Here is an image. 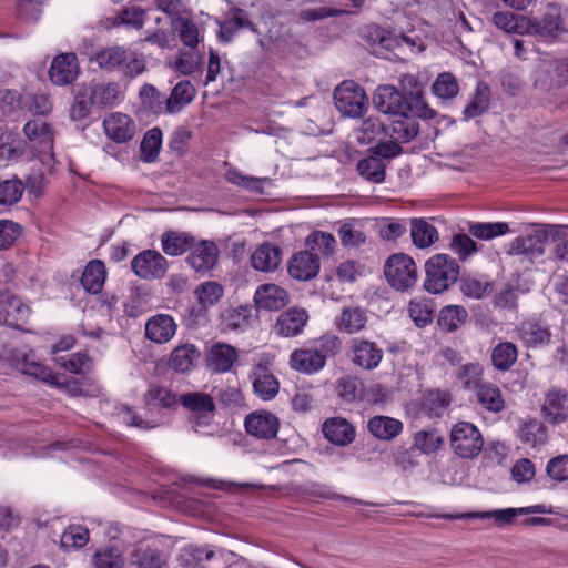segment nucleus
<instances>
[{
	"label": "nucleus",
	"mask_w": 568,
	"mask_h": 568,
	"mask_svg": "<svg viewBox=\"0 0 568 568\" xmlns=\"http://www.w3.org/2000/svg\"><path fill=\"white\" fill-rule=\"evenodd\" d=\"M388 134V128L378 118L369 116L363 121L358 130V141L366 144Z\"/></svg>",
	"instance_id": "obj_54"
},
{
	"label": "nucleus",
	"mask_w": 568,
	"mask_h": 568,
	"mask_svg": "<svg viewBox=\"0 0 568 568\" xmlns=\"http://www.w3.org/2000/svg\"><path fill=\"white\" fill-rule=\"evenodd\" d=\"M130 561L139 568H161L163 565L159 550L149 547L136 549Z\"/></svg>",
	"instance_id": "obj_64"
},
{
	"label": "nucleus",
	"mask_w": 568,
	"mask_h": 568,
	"mask_svg": "<svg viewBox=\"0 0 568 568\" xmlns=\"http://www.w3.org/2000/svg\"><path fill=\"white\" fill-rule=\"evenodd\" d=\"M254 303L257 310L278 311L290 303V295L283 286H258Z\"/></svg>",
	"instance_id": "obj_22"
},
{
	"label": "nucleus",
	"mask_w": 568,
	"mask_h": 568,
	"mask_svg": "<svg viewBox=\"0 0 568 568\" xmlns=\"http://www.w3.org/2000/svg\"><path fill=\"white\" fill-rule=\"evenodd\" d=\"M386 165L382 159L372 154L357 163L358 173L367 181L382 183L385 180Z\"/></svg>",
	"instance_id": "obj_47"
},
{
	"label": "nucleus",
	"mask_w": 568,
	"mask_h": 568,
	"mask_svg": "<svg viewBox=\"0 0 568 568\" xmlns=\"http://www.w3.org/2000/svg\"><path fill=\"white\" fill-rule=\"evenodd\" d=\"M529 33L544 38H556L566 32L565 23L557 8L549 7L540 19H530Z\"/></svg>",
	"instance_id": "obj_18"
},
{
	"label": "nucleus",
	"mask_w": 568,
	"mask_h": 568,
	"mask_svg": "<svg viewBox=\"0 0 568 568\" xmlns=\"http://www.w3.org/2000/svg\"><path fill=\"white\" fill-rule=\"evenodd\" d=\"M489 87L484 82H479L476 87L475 93L470 102L464 109V120L468 121L485 113L489 108Z\"/></svg>",
	"instance_id": "obj_40"
},
{
	"label": "nucleus",
	"mask_w": 568,
	"mask_h": 568,
	"mask_svg": "<svg viewBox=\"0 0 568 568\" xmlns=\"http://www.w3.org/2000/svg\"><path fill=\"white\" fill-rule=\"evenodd\" d=\"M195 239L186 233L166 232L161 237L162 250L170 256L182 255L191 250Z\"/></svg>",
	"instance_id": "obj_39"
},
{
	"label": "nucleus",
	"mask_w": 568,
	"mask_h": 568,
	"mask_svg": "<svg viewBox=\"0 0 568 568\" xmlns=\"http://www.w3.org/2000/svg\"><path fill=\"white\" fill-rule=\"evenodd\" d=\"M491 22L506 33L511 34H528L530 26V18L526 16H517L509 11H497L491 17Z\"/></svg>",
	"instance_id": "obj_27"
},
{
	"label": "nucleus",
	"mask_w": 568,
	"mask_h": 568,
	"mask_svg": "<svg viewBox=\"0 0 568 568\" xmlns=\"http://www.w3.org/2000/svg\"><path fill=\"white\" fill-rule=\"evenodd\" d=\"M89 541V530L82 526H69L60 538L61 547L64 549L81 548Z\"/></svg>",
	"instance_id": "obj_63"
},
{
	"label": "nucleus",
	"mask_w": 568,
	"mask_h": 568,
	"mask_svg": "<svg viewBox=\"0 0 568 568\" xmlns=\"http://www.w3.org/2000/svg\"><path fill=\"white\" fill-rule=\"evenodd\" d=\"M132 271L142 280H160L169 268L165 257L155 250L140 252L131 262Z\"/></svg>",
	"instance_id": "obj_8"
},
{
	"label": "nucleus",
	"mask_w": 568,
	"mask_h": 568,
	"mask_svg": "<svg viewBox=\"0 0 568 568\" xmlns=\"http://www.w3.org/2000/svg\"><path fill=\"white\" fill-rule=\"evenodd\" d=\"M551 232V225L537 226L531 232L513 240L508 244L507 253L510 255H527L530 258L540 256L545 253Z\"/></svg>",
	"instance_id": "obj_5"
},
{
	"label": "nucleus",
	"mask_w": 568,
	"mask_h": 568,
	"mask_svg": "<svg viewBox=\"0 0 568 568\" xmlns=\"http://www.w3.org/2000/svg\"><path fill=\"white\" fill-rule=\"evenodd\" d=\"M282 261L280 247L270 243L261 244L251 255V264L256 271H275Z\"/></svg>",
	"instance_id": "obj_26"
},
{
	"label": "nucleus",
	"mask_w": 568,
	"mask_h": 568,
	"mask_svg": "<svg viewBox=\"0 0 568 568\" xmlns=\"http://www.w3.org/2000/svg\"><path fill=\"white\" fill-rule=\"evenodd\" d=\"M236 359L237 352L233 346L217 343L209 352L207 366L214 372L225 373L231 369Z\"/></svg>",
	"instance_id": "obj_29"
},
{
	"label": "nucleus",
	"mask_w": 568,
	"mask_h": 568,
	"mask_svg": "<svg viewBox=\"0 0 568 568\" xmlns=\"http://www.w3.org/2000/svg\"><path fill=\"white\" fill-rule=\"evenodd\" d=\"M23 133L38 155H52L53 132L42 120H31L26 123Z\"/></svg>",
	"instance_id": "obj_9"
},
{
	"label": "nucleus",
	"mask_w": 568,
	"mask_h": 568,
	"mask_svg": "<svg viewBox=\"0 0 568 568\" xmlns=\"http://www.w3.org/2000/svg\"><path fill=\"white\" fill-rule=\"evenodd\" d=\"M410 236L415 246L427 248L438 240V232L426 220L413 219L410 221Z\"/></svg>",
	"instance_id": "obj_35"
},
{
	"label": "nucleus",
	"mask_w": 568,
	"mask_h": 568,
	"mask_svg": "<svg viewBox=\"0 0 568 568\" xmlns=\"http://www.w3.org/2000/svg\"><path fill=\"white\" fill-rule=\"evenodd\" d=\"M242 28H248L253 33H258V29L248 20L244 10L235 9L232 17L220 24L219 38L223 42H230Z\"/></svg>",
	"instance_id": "obj_33"
},
{
	"label": "nucleus",
	"mask_w": 568,
	"mask_h": 568,
	"mask_svg": "<svg viewBox=\"0 0 568 568\" xmlns=\"http://www.w3.org/2000/svg\"><path fill=\"white\" fill-rule=\"evenodd\" d=\"M369 270L356 261H344L336 267V277L339 282H356L366 277Z\"/></svg>",
	"instance_id": "obj_59"
},
{
	"label": "nucleus",
	"mask_w": 568,
	"mask_h": 568,
	"mask_svg": "<svg viewBox=\"0 0 568 568\" xmlns=\"http://www.w3.org/2000/svg\"><path fill=\"white\" fill-rule=\"evenodd\" d=\"M195 88L187 80L180 81L172 90L166 110L170 113L179 112L184 105L191 103L195 97Z\"/></svg>",
	"instance_id": "obj_41"
},
{
	"label": "nucleus",
	"mask_w": 568,
	"mask_h": 568,
	"mask_svg": "<svg viewBox=\"0 0 568 568\" xmlns=\"http://www.w3.org/2000/svg\"><path fill=\"white\" fill-rule=\"evenodd\" d=\"M176 324L170 315L158 314L145 324V336L150 341L162 344L169 342L175 334Z\"/></svg>",
	"instance_id": "obj_24"
},
{
	"label": "nucleus",
	"mask_w": 568,
	"mask_h": 568,
	"mask_svg": "<svg viewBox=\"0 0 568 568\" xmlns=\"http://www.w3.org/2000/svg\"><path fill=\"white\" fill-rule=\"evenodd\" d=\"M337 242L333 234L313 231L305 239V250L318 257H329L335 253Z\"/></svg>",
	"instance_id": "obj_32"
},
{
	"label": "nucleus",
	"mask_w": 568,
	"mask_h": 568,
	"mask_svg": "<svg viewBox=\"0 0 568 568\" xmlns=\"http://www.w3.org/2000/svg\"><path fill=\"white\" fill-rule=\"evenodd\" d=\"M222 325L225 331H245L255 322L252 306L240 305L222 313Z\"/></svg>",
	"instance_id": "obj_25"
},
{
	"label": "nucleus",
	"mask_w": 568,
	"mask_h": 568,
	"mask_svg": "<svg viewBox=\"0 0 568 568\" xmlns=\"http://www.w3.org/2000/svg\"><path fill=\"white\" fill-rule=\"evenodd\" d=\"M29 312V307L20 298L11 296L6 288L0 290V323L12 325L24 321Z\"/></svg>",
	"instance_id": "obj_23"
},
{
	"label": "nucleus",
	"mask_w": 568,
	"mask_h": 568,
	"mask_svg": "<svg viewBox=\"0 0 568 568\" xmlns=\"http://www.w3.org/2000/svg\"><path fill=\"white\" fill-rule=\"evenodd\" d=\"M351 354L355 365L368 371L376 368L383 358V351L375 343L362 338L352 341Z\"/></svg>",
	"instance_id": "obj_16"
},
{
	"label": "nucleus",
	"mask_w": 568,
	"mask_h": 568,
	"mask_svg": "<svg viewBox=\"0 0 568 568\" xmlns=\"http://www.w3.org/2000/svg\"><path fill=\"white\" fill-rule=\"evenodd\" d=\"M518 434L520 440L530 447H536L547 440L546 428L540 422L535 419L525 422Z\"/></svg>",
	"instance_id": "obj_50"
},
{
	"label": "nucleus",
	"mask_w": 568,
	"mask_h": 568,
	"mask_svg": "<svg viewBox=\"0 0 568 568\" xmlns=\"http://www.w3.org/2000/svg\"><path fill=\"white\" fill-rule=\"evenodd\" d=\"M199 357L200 352L194 345L183 344L172 351L169 365L174 371L184 373L193 367Z\"/></svg>",
	"instance_id": "obj_37"
},
{
	"label": "nucleus",
	"mask_w": 568,
	"mask_h": 568,
	"mask_svg": "<svg viewBox=\"0 0 568 568\" xmlns=\"http://www.w3.org/2000/svg\"><path fill=\"white\" fill-rule=\"evenodd\" d=\"M429 120L436 115V112L424 100L422 92H412V97L405 98L404 114Z\"/></svg>",
	"instance_id": "obj_53"
},
{
	"label": "nucleus",
	"mask_w": 568,
	"mask_h": 568,
	"mask_svg": "<svg viewBox=\"0 0 568 568\" xmlns=\"http://www.w3.org/2000/svg\"><path fill=\"white\" fill-rule=\"evenodd\" d=\"M219 250L214 242H194L186 258L187 264L201 274L207 273L217 262Z\"/></svg>",
	"instance_id": "obj_12"
},
{
	"label": "nucleus",
	"mask_w": 568,
	"mask_h": 568,
	"mask_svg": "<svg viewBox=\"0 0 568 568\" xmlns=\"http://www.w3.org/2000/svg\"><path fill=\"white\" fill-rule=\"evenodd\" d=\"M542 513L540 506H531L525 508H507L493 511H481L468 514L467 517L473 518H493L498 526H505L513 523L518 515Z\"/></svg>",
	"instance_id": "obj_38"
},
{
	"label": "nucleus",
	"mask_w": 568,
	"mask_h": 568,
	"mask_svg": "<svg viewBox=\"0 0 568 568\" xmlns=\"http://www.w3.org/2000/svg\"><path fill=\"white\" fill-rule=\"evenodd\" d=\"M290 365L293 369L303 373H314L325 366L323 356L313 347L295 349L291 354Z\"/></svg>",
	"instance_id": "obj_28"
},
{
	"label": "nucleus",
	"mask_w": 568,
	"mask_h": 568,
	"mask_svg": "<svg viewBox=\"0 0 568 568\" xmlns=\"http://www.w3.org/2000/svg\"><path fill=\"white\" fill-rule=\"evenodd\" d=\"M24 184L17 176L0 181V205H13L23 194Z\"/></svg>",
	"instance_id": "obj_57"
},
{
	"label": "nucleus",
	"mask_w": 568,
	"mask_h": 568,
	"mask_svg": "<svg viewBox=\"0 0 568 568\" xmlns=\"http://www.w3.org/2000/svg\"><path fill=\"white\" fill-rule=\"evenodd\" d=\"M484 440L479 429L467 422L457 423L450 432V446L460 458L473 459L483 449Z\"/></svg>",
	"instance_id": "obj_3"
},
{
	"label": "nucleus",
	"mask_w": 568,
	"mask_h": 568,
	"mask_svg": "<svg viewBox=\"0 0 568 568\" xmlns=\"http://www.w3.org/2000/svg\"><path fill=\"white\" fill-rule=\"evenodd\" d=\"M468 232L479 240L489 241L509 232L506 222H474L469 224Z\"/></svg>",
	"instance_id": "obj_48"
},
{
	"label": "nucleus",
	"mask_w": 568,
	"mask_h": 568,
	"mask_svg": "<svg viewBox=\"0 0 568 568\" xmlns=\"http://www.w3.org/2000/svg\"><path fill=\"white\" fill-rule=\"evenodd\" d=\"M373 104L382 113L403 115L405 98L394 85H378L373 94Z\"/></svg>",
	"instance_id": "obj_14"
},
{
	"label": "nucleus",
	"mask_w": 568,
	"mask_h": 568,
	"mask_svg": "<svg viewBox=\"0 0 568 568\" xmlns=\"http://www.w3.org/2000/svg\"><path fill=\"white\" fill-rule=\"evenodd\" d=\"M384 276L388 284H415L417 265L407 254L395 253L385 261Z\"/></svg>",
	"instance_id": "obj_7"
},
{
	"label": "nucleus",
	"mask_w": 568,
	"mask_h": 568,
	"mask_svg": "<svg viewBox=\"0 0 568 568\" xmlns=\"http://www.w3.org/2000/svg\"><path fill=\"white\" fill-rule=\"evenodd\" d=\"M449 404V394L439 389L427 390L422 399V408L430 418L440 417Z\"/></svg>",
	"instance_id": "obj_42"
},
{
	"label": "nucleus",
	"mask_w": 568,
	"mask_h": 568,
	"mask_svg": "<svg viewBox=\"0 0 568 568\" xmlns=\"http://www.w3.org/2000/svg\"><path fill=\"white\" fill-rule=\"evenodd\" d=\"M518 356L516 346L510 342L499 343L491 354L493 365L499 371L509 369Z\"/></svg>",
	"instance_id": "obj_51"
},
{
	"label": "nucleus",
	"mask_w": 568,
	"mask_h": 568,
	"mask_svg": "<svg viewBox=\"0 0 568 568\" xmlns=\"http://www.w3.org/2000/svg\"><path fill=\"white\" fill-rule=\"evenodd\" d=\"M93 60L105 71L120 70L124 75L134 78L145 70V61L135 52L122 47H110L95 53Z\"/></svg>",
	"instance_id": "obj_1"
},
{
	"label": "nucleus",
	"mask_w": 568,
	"mask_h": 568,
	"mask_svg": "<svg viewBox=\"0 0 568 568\" xmlns=\"http://www.w3.org/2000/svg\"><path fill=\"white\" fill-rule=\"evenodd\" d=\"M179 402L191 413L190 422L195 432L207 427L215 416V403L206 393L190 392L182 394Z\"/></svg>",
	"instance_id": "obj_4"
},
{
	"label": "nucleus",
	"mask_w": 568,
	"mask_h": 568,
	"mask_svg": "<svg viewBox=\"0 0 568 568\" xmlns=\"http://www.w3.org/2000/svg\"><path fill=\"white\" fill-rule=\"evenodd\" d=\"M324 436L339 446L348 445L353 442L355 433L353 426L344 418H331L323 425Z\"/></svg>",
	"instance_id": "obj_31"
},
{
	"label": "nucleus",
	"mask_w": 568,
	"mask_h": 568,
	"mask_svg": "<svg viewBox=\"0 0 568 568\" xmlns=\"http://www.w3.org/2000/svg\"><path fill=\"white\" fill-rule=\"evenodd\" d=\"M92 104H94V102L90 92V88L84 85L81 87L78 90L70 109L71 119L78 121L88 116Z\"/></svg>",
	"instance_id": "obj_61"
},
{
	"label": "nucleus",
	"mask_w": 568,
	"mask_h": 568,
	"mask_svg": "<svg viewBox=\"0 0 568 568\" xmlns=\"http://www.w3.org/2000/svg\"><path fill=\"white\" fill-rule=\"evenodd\" d=\"M468 318L467 311L459 305H448L442 308L438 316V325L445 332L458 329Z\"/></svg>",
	"instance_id": "obj_43"
},
{
	"label": "nucleus",
	"mask_w": 568,
	"mask_h": 568,
	"mask_svg": "<svg viewBox=\"0 0 568 568\" xmlns=\"http://www.w3.org/2000/svg\"><path fill=\"white\" fill-rule=\"evenodd\" d=\"M171 28L185 47L196 49L200 42V30L193 20L176 17L172 20Z\"/></svg>",
	"instance_id": "obj_36"
},
{
	"label": "nucleus",
	"mask_w": 568,
	"mask_h": 568,
	"mask_svg": "<svg viewBox=\"0 0 568 568\" xmlns=\"http://www.w3.org/2000/svg\"><path fill=\"white\" fill-rule=\"evenodd\" d=\"M443 443V436L435 429L420 430L414 436V446L423 454L435 453Z\"/></svg>",
	"instance_id": "obj_58"
},
{
	"label": "nucleus",
	"mask_w": 568,
	"mask_h": 568,
	"mask_svg": "<svg viewBox=\"0 0 568 568\" xmlns=\"http://www.w3.org/2000/svg\"><path fill=\"white\" fill-rule=\"evenodd\" d=\"M320 270V257L306 250L295 253L287 263L288 274L295 281H311L318 274Z\"/></svg>",
	"instance_id": "obj_10"
},
{
	"label": "nucleus",
	"mask_w": 568,
	"mask_h": 568,
	"mask_svg": "<svg viewBox=\"0 0 568 568\" xmlns=\"http://www.w3.org/2000/svg\"><path fill=\"white\" fill-rule=\"evenodd\" d=\"M367 316L359 307L344 308L337 320V327L347 334H355L365 328Z\"/></svg>",
	"instance_id": "obj_44"
},
{
	"label": "nucleus",
	"mask_w": 568,
	"mask_h": 568,
	"mask_svg": "<svg viewBox=\"0 0 568 568\" xmlns=\"http://www.w3.org/2000/svg\"><path fill=\"white\" fill-rule=\"evenodd\" d=\"M541 416L549 424H560L568 419V393L552 388L545 395Z\"/></svg>",
	"instance_id": "obj_11"
},
{
	"label": "nucleus",
	"mask_w": 568,
	"mask_h": 568,
	"mask_svg": "<svg viewBox=\"0 0 568 568\" xmlns=\"http://www.w3.org/2000/svg\"><path fill=\"white\" fill-rule=\"evenodd\" d=\"M397 116L399 119L392 124V135L399 142H410L419 132L418 122L408 114Z\"/></svg>",
	"instance_id": "obj_49"
},
{
	"label": "nucleus",
	"mask_w": 568,
	"mask_h": 568,
	"mask_svg": "<svg viewBox=\"0 0 568 568\" xmlns=\"http://www.w3.org/2000/svg\"><path fill=\"white\" fill-rule=\"evenodd\" d=\"M334 103L344 116L357 119L364 115L368 108L365 90L354 81H343L334 90Z\"/></svg>",
	"instance_id": "obj_2"
},
{
	"label": "nucleus",
	"mask_w": 568,
	"mask_h": 568,
	"mask_svg": "<svg viewBox=\"0 0 568 568\" xmlns=\"http://www.w3.org/2000/svg\"><path fill=\"white\" fill-rule=\"evenodd\" d=\"M307 321L308 314L305 310L291 307L278 316L274 331L280 336L294 337L303 332Z\"/></svg>",
	"instance_id": "obj_19"
},
{
	"label": "nucleus",
	"mask_w": 568,
	"mask_h": 568,
	"mask_svg": "<svg viewBox=\"0 0 568 568\" xmlns=\"http://www.w3.org/2000/svg\"><path fill=\"white\" fill-rule=\"evenodd\" d=\"M536 82L542 88L560 87L568 82V58L542 62Z\"/></svg>",
	"instance_id": "obj_15"
},
{
	"label": "nucleus",
	"mask_w": 568,
	"mask_h": 568,
	"mask_svg": "<svg viewBox=\"0 0 568 568\" xmlns=\"http://www.w3.org/2000/svg\"><path fill=\"white\" fill-rule=\"evenodd\" d=\"M251 379L254 394L261 399L271 400L277 395L280 382L262 363L254 366Z\"/></svg>",
	"instance_id": "obj_20"
},
{
	"label": "nucleus",
	"mask_w": 568,
	"mask_h": 568,
	"mask_svg": "<svg viewBox=\"0 0 568 568\" xmlns=\"http://www.w3.org/2000/svg\"><path fill=\"white\" fill-rule=\"evenodd\" d=\"M162 143V132L154 128L149 130L141 142V159L144 162H153L159 155Z\"/></svg>",
	"instance_id": "obj_56"
},
{
	"label": "nucleus",
	"mask_w": 568,
	"mask_h": 568,
	"mask_svg": "<svg viewBox=\"0 0 568 568\" xmlns=\"http://www.w3.org/2000/svg\"><path fill=\"white\" fill-rule=\"evenodd\" d=\"M225 179L232 184L255 192L257 194H262L264 192L263 184L270 182L268 178L243 175L236 170H227L225 173Z\"/></svg>",
	"instance_id": "obj_55"
},
{
	"label": "nucleus",
	"mask_w": 568,
	"mask_h": 568,
	"mask_svg": "<svg viewBox=\"0 0 568 568\" xmlns=\"http://www.w3.org/2000/svg\"><path fill=\"white\" fill-rule=\"evenodd\" d=\"M202 57L195 49L189 51H179L178 57L171 63L172 68L183 75H190L196 72L201 65Z\"/></svg>",
	"instance_id": "obj_52"
},
{
	"label": "nucleus",
	"mask_w": 568,
	"mask_h": 568,
	"mask_svg": "<svg viewBox=\"0 0 568 568\" xmlns=\"http://www.w3.org/2000/svg\"><path fill=\"white\" fill-rule=\"evenodd\" d=\"M244 425L250 435L271 439L277 435L280 420L267 410H256L246 416Z\"/></svg>",
	"instance_id": "obj_13"
},
{
	"label": "nucleus",
	"mask_w": 568,
	"mask_h": 568,
	"mask_svg": "<svg viewBox=\"0 0 568 568\" xmlns=\"http://www.w3.org/2000/svg\"><path fill=\"white\" fill-rule=\"evenodd\" d=\"M432 90L436 97L443 100H450L457 95L459 85L456 78L449 73H440L435 80Z\"/></svg>",
	"instance_id": "obj_60"
},
{
	"label": "nucleus",
	"mask_w": 568,
	"mask_h": 568,
	"mask_svg": "<svg viewBox=\"0 0 568 568\" xmlns=\"http://www.w3.org/2000/svg\"><path fill=\"white\" fill-rule=\"evenodd\" d=\"M106 135L118 143L130 141L136 132V126L130 116L123 113H112L103 121Z\"/></svg>",
	"instance_id": "obj_21"
},
{
	"label": "nucleus",
	"mask_w": 568,
	"mask_h": 568,
	"mask_svg": "<svg viewBox=\"0 0 568 568\" xmlns=\"http://www.w3.org/2000/svg\"><path fill=\"white\" fill-rule=\"evenodd\" d=\"M449 248L459 261L465 262L478 251V245L469 235L459 233L452 237Z\"/></svg>",
	"instance_id": "obj_62"
},
{
	"label": "nucleus",
	"mask_w": 568,
	"mask_h": 568,
	"mask_svg": "<svg viewBox=\"0 0 568 568\" xmlns=\"http://www.w3.org/2000/svg\"><path fill=\"white\" fill-rule=\"evenodd\" d=\"M518 332L523 342L528 346L546 344L550 339L549 329L537 322L521 323Z\"/></svg>",
	"instance_id": "obj_46"
},
{
	"label": "nucleus",
	"mask_w": 568,
	"mask_h": 568,
	"mask_svg": "<svg viewBox=\"0 0 568 568\" xmlns=\"http://www.w3.org/2000/svg\"><path fill=\"white\" fill-rule=\"evenodd\" d=\"M94 104L112 106L121 99V88L116 82L99 83L89 87Z\"/></svg>",
	"instance_id": "obj_45"
},
{
	"label": "nucleus",
	"mask_w": 568,
	"mask_h": 568,
	"mask_svg": "<svg viewBox=\"0 0 568 568\" xmlns=\"http://www.w3.org/2000/svg\"><path fill=\"white\" fill-rule=\"evenodd\" d=\"M79 73L78 59L74 53L57 55L49 69V78L57 85H65L75 80Z\"/></svg>",
	"instance_id": "obj_17"
},
{
	"label": "nucleus",
	"mask_w": 568,
	"mask_h": 568,
	"mask_svg": "<svg viewBox=\"0 0 568 568\" xmlns=\"http://www.w3.org/2000/svg\"><path fill=\"white\" fill-rule=\"evenodd\" d=\"M478 403L487 410L499 413L505 408V399L501 390L493 383L485 382L475 390Z\"/></svg>",
	"instance_id": "obj_34"
},
{
	"label": "nucleus",
	"mask_w": 568,
	"mask_h": 568,
	"mask_svg": "<svg viewBox=\"0 0 568 568\" xmlns=\"http://www.w3.org/2000/svg\"><path fill=\"white\" fill-rule=\"evenodd\" d=\"M425 272L426 281L424 284H454L459 278L460 266L450 255L438 253L426 261Z\"/></svg>",
	"instance_id": "obj_6"
},
{
	"label": "nucleus",
	"mask_w": 568,
	"mask_h": 568,
	"mask_svg": "<svg viewBox=\"0 0 568 568\" xmlns=\"http://www.w3.org/2000/svg\"><path fill=\"white\" fill-rule=\"evenodd\" d=\"M367 428L375 438L392 440L403 432L404 425L399 419L378 415L369 418Z\"/></svg>",
	"instance_id": "obj_30"
}]
</instances>
